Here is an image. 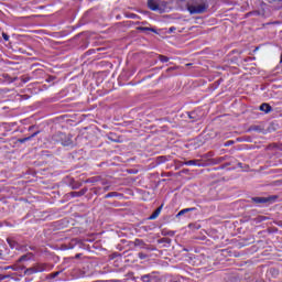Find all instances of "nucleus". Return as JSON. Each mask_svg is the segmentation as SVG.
Segmentation results:
<instances>
[{
	"instance_id": "obj_1",
	"label": "nucleus",
	"mask_w": 282,
	"mask_h": 282,
	"mask_svg": "<svg viewBox=\"0 0 282 282\" xmlns=\"http://www.w3.org/2000/svg\"><path fill=\"white\" fill-rule=\"evenodd\" d=\"M279 199V196L272 195L267 197H252L251 200L253 204H257V206H261L263 204H274Z\"/></svg>"
},
{
	"instance_id": "obj_2",
	"label": "nucleus",
	"mask_w": 282,
	"mask_h": 282,
	"mask_svg": "<svg viewBox=\"0 0 282 282\" xmlns=\"http://www.w3.org/2000/svg\"><path fill=\"white\" fill-rule=\"evenodd\" d=\"M187 10L189 12V14H204V12H206V10H208V7L206 4H191L187 7Z\"/></svg>"
},
{
	"instance_id": "obj_3",
	"label": "nucleus",
	"mask_w": 282,
	"mask_h": 282,
	"mask_svg": "<svg viewBox=\"0 0 282 282\" xmlns=\"http://www.w3.org/2000/svg\"><path fill=\"white\" fill-rule=\"evenodd\" d=\"M56 135H57L58 139H61V144L63 147H74V142L72 141V137H69L65 133H62V132H58Z\"/></svg>"
},
{
	"instance_id": "obj_4",
	"label": "nucleus",
	"mask_w": 282,
	"mask_h": 282,
	"mask_svg": "<svg viewBox=\"0 0 282 282\" xmlns=\"http://www.w3.org/2000/svg\"><path fill=\"white\" fill-rule=\"evenodd\" d=\"M7 241L12 250H19V251L25 250V247L19 245V242H17L14 239L9 238L7 239Z\"/></svg>"
},
{
	"instance_id": "obj_5",
	"label": "nucleus",
	"mask_w": 282,
	"mask_h": 282,
	"mask_svg": "<svg viewBox=\"0 0 282 282\" xmlns=\"http://www.w3.org/2000/svg\"><path fill=\"white\" fill-rule=\"evenodd\" d=\"M148 8L152 10V12H159V10H161L158 0H148Z\"/></svg>"
},
{
	"instance_id": "obj_6",
	"label": "nucleus",
	"mask_w": 282,
	"mask_h": 282,
	"mask_svg": "<svg viewBox=\"0 0 282 282\" xmlns=\"http://www.w3.org/2000/svg\"><path fill=\"white\" fill-rule=\"evenodd\" d=\"M39 133H41V132H40V131H36V132H34L33 134H31V135H29V137H26V138L18 139V142H19L20 144H25V142H30V140H32L33 138H36V135H37Z\"/></svg>"
},
{
	"instance_id": "obj_7",
	"label": "nucleus",
	"mask_w": 282,
	"mask_h": 282,
	"mask_svg": "<svg viewBox=\"0 0 282 282\" xmlns=\"http://www.w3.org/2000/svg\"><path fill=\"white\" fill-rule=\"evenodd\" d=\"M35 268V272L39 274V272H46L47 264L46 263H36L33 265Z\"/></svg>"
},
{
	"instance_id": "obj_8",
	"label": "nucleus",
	"mask_w": 282,
	"mask_h": 282,
	"mask_svg": "<svg viewBox=\"0 0 282 282\" xmlns=\"http://www.w3.org/2000/svg\"><path fill=\"white\" fill-rule=\"evenodd\" d=\"M260 111H263L264 113H270L272 111V106H270V104H262L259 107Z\"/></svg>"
},
{
	"instance_id": "obj_9",
	"label": "nucleus",
	"mask_w": 282,
	"mask_h": 282,
	"mask_svg": "<svg viewBox=\"0 0 282 282\" xmlns=\"http://www.w3.org/2000/svg\"><path fill=\"white\" fill-rule=\"evenodd\" d=\"M195 210H197L196 207H189V208L182 209L181 212L177 213L176 217H182V215H186V213H193Z\"/></svg>"
},
{
	"instance_id": "obj_10",
	"label": "nucleus",
	"mask_w": 282,
	"mask_h": 282,
	"mask_svg": "<svg viewBox=\"0 0 282 282\" xmlns=\"http://www.w3.org/2000/svg\"><path fill=\"white\" fill-rule=\"evenodd\" d=\"M160 213H162V206L156 208L153 214L149 217L150 220L158 219L160 217Z\"/></svg>"
},
{
	"instance_id": "obj_11",
	"label": "nucleus",
	"mask_w": 282,
	"mask_h": 282,
	"mask_svg": "<svg viewBox=\"0 0 282 282\" xmlns=\"http://www.w3.org/2000/svg\"><path fill=\"white\" fill-rule=\"evenodd\" d=\"M87 193V189L83 188L79 192H70V197H83Z\"/></svg>"
},
{
	"instance_id": "obj_12",
	"label": "nucleus",
	"mask_w": 282,
	"mask_h": 282,
	"mask_svg": "<svg viewBox=\"0 0 282 282\" xmlns=\"http://www.w3.org/2000/svg\"><path fill=\"white\" fill-rule=\"evenodd\" d=\"M185 166H200L199 161L197 160H189L187 162H184Z\"/></svg>"
},
{
	"instance_id": "obj_13",
	"label": "nucleus",
	"mask_w": 282,
	"mask_h": 282,
	"mask_svg": "<svg viewBox=\"0 0 282 282\" xmlns=\"http://www.w3.org/2000/svg\"><path fill=\"white\" fill-rule=\"evenodd\" d=\"M24 274H26L28 276H30L32 274H37L35 267L33 265V267H31L29 269H25Z\"/></svg>"
},
{
	"instance_id": "obj_14",
	"label": "nucleus",
	"mask_w": 282,
	"mask_h": 282,
	"mask_svg": "<svg viewBox=\"0 0 282 282\" xmlns=\"http://www.w3.org/2000/svg\"><path fill=\"white\" fill-rule=\"evenodd\" d=\"M122 194H118L117 192H110L105 195V199H109V197H120Z\"/></svg>"
},
{
	"instance_id": "obj_15",
	"label": "nucleus",
	"mask_w": 282,
	"mask_h": 282,
	"mask_svg": "<svg viewBox=\"0 0 282 282\" xmlns=\"http://www.w3.org/2000/svg\"><path fill=\"white\" fill-rule=\"evenodd\" d=\"M158 58L161 63H169V61H171V58L165 55H159Z\"/></svg>"
},
{
	"instance_id": "obj_16",
	"label": "nucleus",
	"mask_w": 282,
	"mask_h": 282,
	"mask_svg": "<svg viewBox=\"0 0 282 282\" xmlns=\"http://www.w3.org/2000/svg\"><path fill=\"white\" fill-rule=\"evenodd\" d=\"M164 162H169V159L166 156H159L158 158V163L159 164H164Z\"/></svg>"
},
{
	"instance_id": "obj_17",
	"label": "nucleus",
	"mask_w": 282,
	"mask_h": 282,
	"mask_svg": "<svg viewBox=\"0 0 282 282\" xmlns=\"http://www.w3.org/2000/svg\"><path fill=\"white\" fill-rule=\"evenodd\" d=\"M141 281L143 282H151V274H144L141 276Z\"/></svg>"
},
{
	"instance_id": "obj_18",
	"label": "nucleus",
	"mask_w": 282,
	"mask_h": 282,
	"mask_svg": "<svg viewBox=\"0 0 282 282\" xmlns=\"http://www.w3.org/2000/svg\"><path fill=\"white\" fill-rule=\"evenodd\" d=\"M61 272L63 271H56L50 274V279H56V276H58L61 274Z\"/></svg>"
},
{
	"instance_id": "obj_19",
	"label": "nucleus",
	"mask_w": 282,
	"mask_h": 282,
	"mask_svg": "<svg viewBox=\"0 0 282 282\" xmlns=\"http://www.w3.org/2000/svg\"><path fill=\"white\" fill-rule=\"evenodd\" d=\"M2 39H3L4 41H10V35H8V33L3 32V33H2Z\"/></svg>"
},
{
	"instance_id": "obj_20",
	"label": "nucleus",
	"mask_w": 282,
	"mask_h": 282,
	"mask_svg": "<svg viewBox=\"0 0 282 282\" xmlns=\"http://www.w3.org/2000/svg\"><path fill=\"white\" fill-rule=\"evenodd\" d=\"M231 144H235V141L229 140L227 142H225L224 147H231Z\"/></svg>"
},
{
	"instance_id": "obj_21",
	"label": "nucleus",
	"mask_w": 282,
	"mask_h": 282,
	"mask_svg": "<svg viewBox=\"0 0 282 282\" xmlns=\"http://www.w3.org/2000/svg\"><path fill=\"white\" fill-rule=\"evenodd\" d=\"M23 261H28V256L24 254V256L19 258L20 263L23 262Z\"/></svg>"
},
{
	"instance_id": "obj_22",
	"label": "nucleus",
	"mask_w": 282,
	"mask_h": 282,
	"mask_svg": "<svg viewBox=\"0 0 282 282\" xmlns=\"http://www.w3.org/2000/svg\"><path fill=\"white\" fill-rule=\"evenodd\" d=\"M138 257H139V259H147V254L142 253V252H139Z\"/></svg>"
},
{
	"instance_id": "obj_23",
	"label": "nucleus",
	"mask_w": 282,
	"mask_h": 282,
	"mask_svg": "<svg viewBox=\"0 0 282 282\" xmlns=\"http://www.w3.org/2000/svg\"><path fill=\"white\" fill-rule=\"evenodd\" d=\"M6 279H10V275H0V281H6Z\"/></svg>"
},
{
	"instance_id": "obj_24",
	"label": "nucleus",
	"mask_w": 282,
	"mask_h": 282,
	"mask_svg": "<svg viewBox=\"0 0 282 282\" xmlns=\"http://www.w3.org/2000/svg\"><path fill=\"white\" fill-rule=\"evenodd\" d=\"M22 83H30V77H22Z\"/></svg>"
},
{
	"instance_id": "obj_25",
	"label": "nucleus",
	"mask_w": 282,
	"mask_h": 282,
	"mask_svg": "<svg viewBox=\"0 0 282 282\" xmlns=\"http://www.w3.org/2000/svg\"><path fill=\"white\" fill-rule=\"evenodd\" d=\"M0 259H3V251L0 250Z\"/></svg>"
},
{
	"instance_id": "obj_26",
	"label": "nucleus",
	"mask_w": 282,
	"mask_h": 282,
	"mask_svg": "<svg viewBox=\"0 0 282 282\" xmlns=\"http://www.w3.org/2000/svg\"><path fill=\"white\" fill-rule=\"evenodd\" d=\"M14 270V267H7L6 270Z\"/></svg>"
},
{
	"instance_id": "obj_27",
	"label": "nucleus",
	"mask_w": 282,
	"mask_h": 282,
	"mask_svg": "<svg viewBox=\"0 0 282 282\" xmlns=\"http://www.w3.org/2000/svg\"><path fill=\"white\" fill-rule=\"evenodd\" d=\"M104 191L107 193V191H109V186L104 187Z\"/></svg>"
},
{
	"instance_id": "obj_28",
	"label": "nucleus",
	"mask_w": 282,
	"mask_h": 282,
	"mask_svg": "<svg viewBox=\"0 0 282 282\" xmlns=\"http://www.w3.org/2000/svg\"><path fill=\"white\" fill-rule=\"evenodd\" d=\"M141 30L149 31L150 29L149 28H141Z\"/></svg>"
},
{
	"instance_id": "obj_29",
	"label": "nucleus",
	"mask_w": 282,
	"mask_h": 282,
	"mask_svg": "<svg viewBox=\"0 0 282 282\" xmlns=\"http://www.w3.org/2000/svg\"><path fill=\"white\" fill-rule=\"evenodd\" d=\"M174 30H175L174 26L170 28V32H174Z\"/></svg>"
},
{
	"instance_id": "obj_30",
	"label": "nucleus",
	"mask_w": 282,
	"mask_h": 282,
	"mask_svg": "<svg viewBox=\"0 0 282 282\" xmlns=\"http://www.w3.org/2000/svg\"><path fill=\"white\" fill-rule=\"evenodd\" d=\"M218 162H224V158H219V159H218Z\"/></svg>"
},
{
	"instance_id": "obj_31",
	"label": "nucleus",
	"mask_w": 282,
	"mask_h": 282,
	"mask_svg": "<svg viewBox=\"0 0 282 282\" xmlns=\"http://www.w3.org/2000/svg\"><path fill=\"white\" fill-rule=\"evenodd\" d=\"M280 63H282V55L280 56Z\"/></svg>"
},
{
	"instance_id": "obj_32",
	"label": "nucleus",
	"mask_w": 282,
	"mask_h": 282,
	"mask_svg": "<svg viewBox=\"0 0 282 282\" xmlns=\"http://www.w3.org/2000/svg\"><path fill=\"white\" fill-rule=\"evenodd\" d=\"M87 182H94V180H88Z\"/></svg>"
},
{
	"instance_id": "obj_33",
	"label": "nucleus",
	"mask_w": 282,
	"mask_h": 282,
	"mask_svg": "<svg viewBox=\"0 0 282 282\" xmlns=\"http://www.w3.org/2000/svg\"><path fill=\"white\" fill-rule=\"evenodd\" d=\"M170 235H173V231H171Z\"/></svg>"
}]
</instances>
